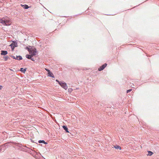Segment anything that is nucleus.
Segmentation results:
<instances>
[{"label":"nucleus","mask_w":159,"mask_h":159,"mask_svg":"<svg viewBox=\"0 0 159 159\" xmlns=\"http://www.w3.org/2000/svg\"><path fill=\"white\" fill-rule=\"evenodd\" d=\"M59 85L65 90L67 89L68 88L65 82H61L60 83H59Z\"/></svg>","instance_id":"7ed1b4c3"},{"label":"nucleus","mask_w":159,"mask_h":159,"mask_svg":"<svg viewBox=\"0 0 159 159\" xmlns=\"http://www.w3.org/2000/svg\"><path fill=\"white\" fill-rule=\"evenodd\" d=\"M107 65V64L106 63L102 65L99 68H98V71H101L103 70L106 67Z\"/></svg>","instance_id":"20e7f679"},{"label":"nucleus","mask_w":159,"mask_h":159,"mask_svg":"<svg viewBox=\"0 0 159 159\" xmlns=\"http://www.w3.org/2000/svg\"><path fill=\"white\" fill-rule=\"evenodd\" d=\"M2 88V86L1 85H0V90Z\"/></svg>","instance_id":"a878e982"},{"label":"nucleus","mask_w":159,"mask_h":159,"mask_svg":"<svg viewBox=\"0 0 159 159\" xmlns=\"http://www.w3.org/2000/svg\"><path fill=\"white\" fill-rule=\"evenodd\" d=\"M26 49H27L29 51H30V49L29 48H28V47H26Z\"/></svg>","instance_id":"b1692460"},{"label":"nucleus","mask_w":159,"mask_h":159,"mask_svg":"<svg viewBox=\"0 0 159 159\" xmlns=\"http://www.w3.org/2000/svg\"><path fill=\"white\" fill-rule=\"evenodd\" d=\"M30 60L33 61H35V59L33 58H32V57H31V58L30 59Z\"/></svg>","instance_id":"5701e85b"},{"label":"nucleus","mask_w":159,"mask_h":159,"mask_svg":"<svg viewBox=\"0 0 159 159\" xmlns=\"http://www.w3.org/2000/svg\"><path fill=\"white\" fill-rule=\"evenodd\" d=\"M56 82H57L58 83V84H59V83H60L61 82V81H59V80H56Z\"/></svg>","instance_id":"4be33fe9"},{"label":"nucleus","mask_w":159,"mask_h":159,"mask_svg":"<svg viewBox=\"0 0 159 159\" xmlns=\"http://www.w3.org/2000/svg\"><path fill=\"white\" fill-rule=\"evenodd\" d=\"M3 18H0V23L2 21V20L3 19Z\"/></svg>","instance_id":"393cba45"},{"label":"nucleus","mask_w":159,"mask_h":159,"mask_svg":"<svg viewBox=\"0 0 159 159\" xmlns=\"http://www.w3.org/2000/svg\"><path fill=\"white\" fill-rule=\"evenodd\" d=\"M16 58H18V60H21L22 59V57L20 56H16Z\"/></svg>","instance_id":"2eb2a0df"},{"label":"nucleus","mask_w":159,"mask_h":159,"mask_svg":"<svg viewBox=\"0 0 159 159\" xmlns=\"http://www.w3.org/2000/svg\"><path fill=\"white\" fill-rule=\"evenodd\" d=\"M12 57L13 59H16V60H18V58H16V57L13 56H11Z\"/></svg>","instance_id":"6ab92c4d"},{"label":"nucleus","mask_w":159,"mask_h":159,"mask_svg":"<svg viewBox=\"0 0 159 159\" xmlns=\"http://www.w3.org/2000/svg\"><path fill=\"white\" fill-rule=\"evenodd\" d=\"M48 76L53 78H54L55 77L52 73L51 71L48 73Z\"/></svg>","instance_id":"0eeeda50"},{"label":"nucleus","mask_w":159,"mask_h":159,"mask_svg":"<svg viewBox=\"0 0 159 159\" xmlns=\"http://www.w3.org/2000/svg\"><path fill=\"white\" fill-rule=\"evenodd\" d=\"M36 49H35V50H33V51L32 52L31 55L32 56H35L36 55Z\"/></svg>","instance_id":"4468645a"},{"label":"nucleus","mask_w":159,"mask_h":159,"mask_svg":"<svg viewBox=\"0 0 159 159\" xmlns=\"http://www.w3.org/2000/svg\"><path fill=\"white\" fill-rule=\"evenodd\" d=\"M10 46H11L12 50L13 51L15 47H17V43L16 42L13 41Z\"/></svg>","instance_id":"f03ea898"},{"label":"nucleus","mask_w":159,"mask_h":159,"mask_svg":"<svg viewBox=\"0 0 159 159\" xmlns=\"http://www.w3.org/2000/svg\"><path fill=\"white\" fill-rule=\"evenodd\" d=\"M0 147L2 149V152L4 151V150L6 148L5 147V146H4V147L2 146V145H1L0 146Z\"/></svg>","instance_id":"dca6fc26"},{"label":"nucleus","mask_w":159,"mask_h":159,"mask_svg":"<svg viewBox=\"0 0 159 159\" xmlns=\"http://www.w3.org/2000/svg\"><path fill=\"white\" fill-rule=\"evenodd\" d=\"M26 58H28L29 59H30L31 58V57H32L33 56L31 55H30L29 54H26L25 56Z\"/></svg>","instance_id":"f8f14e48"},{"label":"nucleus","mask_w":159,"mask_h":159,"mask_svg":"<svg viewBox=\"0 0 159 159\" xmlns=\"http://www.w3.org/2000/svg\"><path fill=\"white\" fill-rule=\"evenodd\" d=\"M26 68H21L20 69V70L22 72L24 73H25L26 72Z\"/></svg>","instance_id":"1a4fd4ad"},{"label":"nucleus","mask_w":159,"mask_h":159,"mask_svg":"<svg viewBox=\"0 0 159 159\" xmlns=\"http://www.w3.org/2000/svg\"><path fill=\"white\" fill-rule=\"evenodd\" d=\"M69 91H72V89H69Z\"/></svg>","instance_id":"bb28decb"},{"label":"nucleus","mask_w":159,"mask_h":159,"mask_svg":"<svg viewBox=\"0 0 159 159\" xmlns=\"http://www.w3.org/2000/svg\"><path fill=\"white\" fill-rule=\"evenodd\" d=\"M1 54L2 55L5 56L7 54V51L2 50L1 51Z\"/></svg>","instance_id":"423d86ee"},{"label":"nucleus","mask_w":159,"mask_h":159,"mask_svg":"<svg viewBox=\"0 0 159 159\" xmlns=\"http://www.w3.org/2000/svg\"><path fill=\"white\" fill-rule=\"evenodd\" d=\"M148 154H147L148 156H151L153 154V153L150 151H148Z\"/></svg>","instance_id":"a211bd4d"},{"label":"nucleus","mask_w":159,"mask_h":159,"mask_svg":"<svg viewBox=\"0 0 159 159\" xmlns=\"http://www.w3.org/2000/svg\"><path fill=\"white\" fill-rule=\"evenodd\" d=\"M21 6L23 7V8L25 9H27L29 8V7L28 6V5L26 4L23 5L21 4Z\"/></svg>","instance_id":"9b49d317"},{"label":"nucleus","mask_w":159,"mask_h":159,"mask_svg":"<svg viewBox=\"0 0 159 159\" xmlns=\"http://www.w3.org/2000/svg\"><path fill=\"white\" fill-rule=\"evenodd\" d=\"M38 142L39 143H43L46 144H47L48 143L47 142H45L43 140H39V141Z\"/></svg>","instance_id":"ddd939ff"},{"label":"nucleus","mask_w":159,"mask_h":159,"mask_svg":"<svg viewBox=\"0 0 159 159\" xmlns=\"http://www.w3.org/2000/svg\"><path fill=\"white\" fill-rule=\"evenodd\" d=\"M11 142L7 143L4 144H2V146L4 147V146H5V147L7 148L11 146Z\"/></svg>","instance_id":"39448f33"},{"label":"nucleus","mask_w":159,"mask_h":159,"mask_svg":"<svg viewBox=\"0 0 159 159\" xmlns=\"http://www.w3.org/2000/svg\"><path fill=\"white\" fill-rule=\"evenodd\" d=\"M114 147L116 149H119L120 150L121 149V147L118 145H114Z\"/></svg>","instance_id":"9d476101"},{"label":"nucleus","mask_w":159,"mask_h":159,"mask_svg":"<svg viewBox=\"0 0 159 159\" xmlns=\"http://www.w3.org/2000/svg\"><path fill=\"white\" fill-rule=\"evenodd\" d=\"M3 58H4V60L5 61H6L8 59H10L9 57L7 56H4L3 57Z\"/></svg>","instance_id":"f3484780"},{"label":"nucleus","mask_w":159,"mask_h":159,"mask_svg":"<svg viewBox=\"0 0 159 159\" xmlns=\"http://www.w3.org/2000/svg\"><path fill=\"white\" fill-rule=\"evenodd\" d=\"M3 19L2 21L0 23H1L6 26L10 25V24H9L11 21L10 19L8 18H6L5 17H3Z\"/></svg>","instance_id":"f257e3e1"},{"label":"nucleus","mask_w":159,"mask_h":159,"mask_svg":"<svg viewBox=\"0 0 159 159\" xmlns=\"http://www.w3.org/2000/svg\"><path fill=\"white\" fill-rule=\"evenodd\" d=\"M62 127L66 131V133H69V132L68 131V129L66 125H63Z\"/></svg>","instance_id":"6e6552de"},{"label":"nucleus","mask_w":159,"mask_h":159,"mask_svg":"<svg viewBox=\"0 0 159 159\" xmlns=\"http://www.w3.org/2000/svg\"><path fill=\"white\" fill-rule=\"evenodd\" d=\"M132 89H130L127 90V93H128L129 92H130L132 91Z\"/></svg>","instance_id":"aec40b11"},{"label":"nucleus","mask_w":159,"mask_h":159,"mask_svg":"<svg viewBox=\"0 0 159 159\" xmlns=\"http://www.w3.org/2000/svg\"><path fill=\"white\" fill-rule=\"evenodd\" d=\"M45 70L48 72V73L50 71V70L47 68H45Z\"/></svg>","instance_id":"412c9836"}]
</instances>
